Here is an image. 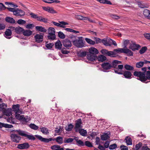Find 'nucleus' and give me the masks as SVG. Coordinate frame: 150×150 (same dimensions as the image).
<instances>
[{
    "mask_svg": "<svg viewBox=\"0 0 150 150\" xmlns=\"http://www.w3.org/2000/svg\"><path fill=\"white\" fill-rule=\"evenodd\" d=\"M88 51L90 54H87V59L91 61L95 60L96 57L95 55H95L97 54L98 53V50L94 47H91L89 49Z\"/></svg>",
    "mask_w": 150,
    "mask_h": 150,
    "instance_id": "obj_1",
    "label": "nucleus"
},
{
    "mask_svg": "<svg viewBox=\"0 0 150 150\" xmlns=\"http://www.w3.org/2000/svg\"><path fill=\"white\" fill-rule=\"evenodd\" d=\"M134 75L136 76L139 77L137 79L142 82L147 83L148 81H146L147 80L146 75L144 72L135 71L134 72Z\"/></svg>",
    "mask_w": 150,
    "mask_h": 150,
    "instance_id": "obj_2",
    "label": "nucleus"
},
{
    "mask_svg": "<svg viewBox=\"0 0 150 150\" xmlns=\"http://www.w3.org/2000/svg\"><path fill=\"white\" fill-rule=\"evenodd\" d=\"M11 132L18 133L19 135L26 137L30 140H34L35 139V138L33 135L27 134H26V133H28L27 132L21 130L20 129L12 130L11 131Z\"/></svg>",
    "mask_w": 150,
    "mask_h": 150,
    "instance_id": "obj_3",
    "label": "nucleus"
},
{
    "mask_svg": "<svg viewBox=\"0 0 150 150\" xmlns=\"http://www.w3.org/2000/svg\"><path fill=\"white\" fill-rule=\"evenodd\" d=\"M73 44L74 46L78 48H82L85 46L83 38L81 37H78L76 40L73 42Z\"/></svg>",
    "mask_w": 150,
    "mask_h": 150,
    "instance_id": "obj_4",
    "label": "nucleus"
},
{
    "mask_svg": "<svg viewBox=\"0 0 150 150\" xmlns=\"http://www.w3.org/2000/svg\"><path fill=\"white\" fill-rule=\"evenodd\" d=\"M114 51L118 53H124L127 54L128 56H132L133 52L129 49L128 48H118L117 49H114Z\"/></svg>",
    "mask_w": 150,
    "mask_h": 150,
    "instance_id": "obj_5",
    "label": "nucleus"
},
{
    "mask_svg": "<svg viewBox=\"0 0 150 150\" xmlns=\"http://www.w3.org/2000/svg\"><path fill=\"white\" fill-rule=\"evenodd\" d=\"M114 71L115 73L123 75L125 78L130 79L131 78L132 74L130 71H125L124 72H122L118 70L117 68L115 69Z\"/></svg>",
    "mask_w": 150,
    "mask_h": 150,
    "instance_id": "obj_6",
    "label": "nucleus"
},
{
    "mask_svg": "<svg viewBox=\"0 0 150 150\" xmlns=\"http://www.w3.org/2000/svg\"><path fill=\"white\" fill-rule=\"evenodd\" d=\"M11 140L13 142L18 143L21 139V137L16 134H11Z\"/></svg>",
    "mask_w": 150,
    "mask_h": 150,
    "instance_id": "obj_7",
    "label": "nucleus"
},
{
    "mask_svg": "<svg viewBox=\"0 0 150 150\" xmlns=\"http://www.w3.org/2000/svg\"><path fill=\"white\" fill-rule=\"evenodd\" d=\"M101 66L103 69V71L105 72L111 68V64L109 62H103L101 64Z\"/></svg>",
    "mask_w": 150,
    "mask_h": 150,
    "instance_id": "obj_8",
    "label": "nucleus"
},
{
    "mask_svg": "<svg viewBox=\"0 0 150 150\" xmlns=\"http://www.w3.org/2000/svg\"><path fill=\"white\" fill-rule=\"evenodd\" d=\"M35 136L41 141L45 143H48L52 140H54V139H53L52 138H45L42 137L40 135H36Z\"/></svg>",
    "mask_w": 150,
    "mask_h": 150,
    "instance_id": "obj_9",
    "label": "nucleus"
},
{
    "mask_svg": "<svg viewBox=\"0 0 150 150\" xmlns=\"http://www.w3.org/2000/svg\"><path fill=\"white\" fill-rule=\"evenodd\" d=\"M82 123V120L80 118L76 120L74 127V129L76 132L77 131L78 129L82 128V126L81 125Z\"/></svg>",
    "mask_w": 150,
    "mask_h": 150,
    "instance_id": "obj_10",
    "label": "nucleus"
},
{
    "mask_svg": "<svg viewBox=\"0 0 150 150\" xmlns=\"http://www.w3.org/2000/svg\"><path fill=\"white\" fill-rule=\"evenodd\" d=\"M129 45V48L133 51L138 50L141 47L139 45L136 44L135 42L130 43Z\"/></svg>",
    "mask_w": 150,
    "mask_h": 150,
    "instance_id": "obj_11",
    "label": "nucleus"
},
{
    "mask_svg": "<svg viewBox=\"0 0 150 150\" xmlns=\"http://www.w3.org/2000/svg\"><path fill=\"white\" fill-rule=\"evenodd\" d=\"M60 23L54 21H52V23L55 25L62 28H65V25L68 24V23L64 21L59 22Z\"/></svg>",
    "mask_w": 150,
    "mask_h": 150,
    "instance_id": "obj_12",
    "label": "nucleus"
},
{
    "mask_svg": "<svg viewBox=\"0 0 150 150\" xmlns=\"http://www.w3.org/2000/svg\"><path fill=\"white\" fill-rule=\"evenodd\" d=\"M30 147V145L28 143H25L21 144H19L17 147L18 149H26L29 148Z\"/></svg>",
    "mask_w": 150,
    "mask_h": 150,
    "instance_id": "obj_13",
    "label": "nucleus"
},
{
    "mask_svg": "<svg viewBox=\"0 0 150 150\" xmlns=\"http://www.w3.org/2000/svg\"><path fill=\"white\" fill-rule=\"evenodd\" d=\"M43 35L37 34L34 36L35 42L37 43H40L43 41Z\"/></svg>",
    "mask_w": 150,
    "mask_h": 150,
    "instance_id": "obj_14",
    "label": "nucleus"
},
{
    "mask_svg": "<svg viewBox=\"0 0 150 150\" xmlns=\"http://www.w3.org/2000/svg\"><path fill=\"white\" fill-rule=\"evenodd\" d=\"M25 15V13L22 10L16 8L15 12L14 13V15L21 17Z\"/></svg>",
    "mask_w": 150,
    "mask_h": 150,
    "instance_id": "obj_15",
    "label": "nucleus"
},
{
    "mask_svg": "<svg viewBox=\"0 0 150 150\" xmlns=\"http://www.w3.org/2000/svg\"><path fill=\"white\" fill-rule=\"evenodd\" d=\"M63 46L67 49H69L72 46L71 42L69 40H65L63 42Z\"/></svg>",
    "mask_w": 150,
    "mask_h": 150,
    "instance_id": "obj_16",
    "label": "nucleus"
},
{
    "mask_svg": "<svg viewBox=\"0 0 150 150\" xmlns=\"http://www.w3.org/2000/svg\"><path fill=\"white\" fill-rule=\"evenodd\" d=\"M74 139L76 142V144L78 146H82L85 145V144L83 142L81 139H79L78 137H74Z\"/></svg>",
    "mask_w": 150,
    "mask_h": 150,
    "instance_id": "obj_17",
    "label": "nucleus"
},
{
    "mask_svg": "<svg viewBox=\"0 0 150 150\" xmlns=\"http://www.w3.org/2000/svg\"><path fill=\"white\" fill-rule=\"evenodd\" d=\"M35 29L36 31L42 32H46L47 30L44 27L41 26H37L35 27Z\"/></svg>",
    "mask_w": 150,
    "mask_h": 150,
    "instance_id": "obj_18",
    "label": "nucleus"
},
{
    "mask_svg": "<svg viewBox=\"0 0 150 150\" xmlns=\"http://www.w3.org/2000/svg\"><path fill=\"white\" fill-rule=\"evenodd\" d=\"M33 33L32 31L29 30H25L24 29V30L23 32V35L26 36H29L31 35Z\"/></svg>",
    "mask_w": 150,
    "mask_h": 150,
    "instance_id": "obj_19",
    "label": "nucleus"
},
{
    "mask_svg": "<svg viewBox=\"0 0 150 150\" xmlns=\"http://www.w3.org/2000/svg\"><path fill=\"white\" fill-rule=\"evenodd\" d=\"M5 21L6 22L11 24H14L15 23V20L10 17H6L5 18Z\"/></svg>",
    "mask_w": 150,
    "mask_h": 150,
    "instance_id": "obj_20",
    "label": "nucleus"
},
{
    "mask_svg": "<svg viewBox=\"0 0 150 150\" xmlns=\"http://www.w3.org/2000/svg\"><path fill=\"white\" fill-rule=\"evenodd\" d=\"M55 48L57 49L61 50L62 48V45L59 40H58L55 43Z\"/></svg>",
    "mask_w": 150,
    "mask_h": 150,
    "instance_id": "obj_21",
    "label": "nucleus"
},
{
    "mask_svg": "<svg viewBox=\"0 0 150 150\" xmlns=\"http://www.w3.org/2000/svg\"><path fill=\"white\" fill-rule=\"evenodd\" d=\"M24 29L21 27L18 26L17 27H16L15 30V32L18 34H20L23 33Z\"/></svg>",
    "mask_w": 150,
    "mask_h": 150,
    "instance_id": "obj_22",
    "label": "nucleus"
},
{
    "mask_svg": "<svg viewBox=\"0 0 150 150\" xmlns=\"http://www.w3.org/2000/svg\"><path fill=\"white\" fill-rule=\"evenodd\" d=\"M121 62L120 61H119L117 60H114L112 62L111 64V68H116V67L117 65L118 64H121Z\"/></svg>",
    "mask_w": 150,
    "mask_h": 150,
    "instance_id": "obj_23",
    "label": "nucleus"
},
{
    "mask_svg": "<svg viewBox=\"0 0 150 150\" xmlns=\"http://www.w3.org/2000/svg\"><path fill=\"white\" fill-rule=\"evenodd\" d=\"M13 127V126L11 125H9L0 122V128L4 127L6 128H11Z\"/></svg>",
    "mask_w": 150,
    "mask_h": 150,
    "instance_id": "obj_24",
    "label": "nucleus"
},
{
    "mask_svg": "<svg viewBox=\"0 0 150 150\" xmlns=\"http://www.w3.org/2000/svg\"><path fill=\"white\" fill-rule=\"evenodd\" d=\"M126 141V143L128 145L132 144V139L128 136L126 137L125 139Z\"/></svg>",
    "mask_w": 150,
    "mask_h": 150,
    "instance_id": "obj_25",
    "label": "nucleus"
},
{
    "mask_svg": "<svg viewBox=\"0 0 150 150\" xmlns=\"http://www.w3.org/2000/svg\"><path fill=\"white\" fill-rule=\"evenodd\" d=\"M40 131L44 134L47 135L49 133V129L45 127L40 128Z\"/></svg>",
    "mask_w": 150,
    "mask_h": 150,
    "instance_id": "obj_26",
    "label": "nucleus"
},
{
    "mask_svg": "<svg viewBox=\"0 0 150 150\" xmlns=\"http://www.w3.org/2000/svg\"><path fill=\"white\" fill-rule=\"evenodd\" d=\"M47 38L48 39L52 40L55 39L56 38V36L55 33H49L47 36Z\"/></svg>",
    "mask_w": 150,
    "mask_h": 150,
    "instance_id": "obj_27",
    "label": "nucleus"
},
{
    "mask_svg": "<svg viewBox=\"0 0 150 150\" xmlns=\"http://www.w3.org/2000/svg\"><path fill=\"white\" fill-rule=\"evenodd\" d=\"M74 140V138H65L64 139L63 142L64 143H71Z\"/></svg>",
    "mask_w": 150,
    "mask_h": 150,
    "instance_id": "obj_28",
    "label": "nucleus"
},
{
    "mask_svg": "<svg viewBox=\"0 0 150 150\" xmlns=\"http://www.w3.org/2000/svg\"><path fill=\"white\" fill-rule=\"evenodd\" d=\"M98 60L99 61L103 62L106 60L107 58L106 57L103 55H101L98 56Z\"/></svg>",
    "mask_w": 150,
    "mask_h": 150,
    "instance_id": "obj_29",
    "label": "nucleus"
},
{
    "mask_svg": "<svg viewBox=\"0 0 150 150\" xmlns=\"http://www.w3.org/2000/svg\"><path fill=\"white\" fill-rule=\"evenodd\" d=\"M5 34L6 36L5 37L7 38L10 39L11 38V37H8L10 36H11L12 34V32L10 30H9V29H7L5 31Z\"/></svg>",
    "mask_w": 150,
    "mask_h": 150,
    "instance_id": "obj_30",
    "label": "nucleus"
},
{
    "mask_svg": "<svg viewBox=\"0 0 150 150\" xmlns=\"http://www.w3.org/2000/svg\"><path fill=\"white\" fill-rule=\"evenodd\" d=\"M97 1L103 4H107L110 5H111L112 4V3L110 1L108 0H97Z\"/></svg>",
    "mask_w": 150,
    "mask_h": 150,
    "instance_id": "obj_31",
    "label": "nucleus"
},
{
    "mask_svg": "<svg viewBox=\"0 0 150 150\" xmlns=\"http://www.w3.org/2000/svg\"><path fill=\"white\" fill-rule=\"evenodd\" d=\"M110 138L108 134L107 133H104L101 136V139L103 140H106Z\"/></svg>",
    "mask_w": 150,
    "mask_h": 150,
    "instance_id": "obj_32",
    "label": "nucleus"
},
{
    "mask_svg": "<svg viewBox=\"0 0 150 150\" xmlns=\"http://www.w3.org/2000/svg\"><path fill=\"white\" fill-rule=\"evenodd\" d=\"M124 68L126 70L128 71H132L134 69L133 66L128 64L125 65Z\"/></svg>",
    "mask_w": 150,
    "mask_h": 150,
    "instance_id": "obj_33",
    "label": "nucleus"
},
{
    "mask_svg": "<svg viewBox=\"0 0 150 150\" xmlns=\"http://www.w3.org/2000/svg\"><path fill=\"white\" fill-rule=\"evenodd\" d=\"M85 40L87 43L90 45H94L96 44L95 41L92 40L89 38H86Z\"/></svg>",
    "mask_w": 150,
    "mask_h": 150,
    "instance_id": "obj_34",
    "label": "nucleus"
},
{
    "mask_svg": "<svg viewBox=\"0 0 150 150\" xmlns=\"http://www.w3.org/2000/svg\"><path fill=\"white\" fill-rule=\"evenodd\" d=\"M87 55V52L80 51L78 53V56L81 57H84Z\"/></svg>",
    "mask_w": 150,
    "mask_h": 150,
    "instance_id": "obj_35",
    "label": "nucleus"
},
{
    "mask_svg": "<svg viewBox=\"0 0 150 150\" xmlns=\"http://www.w3.org/2000/svg\"><path fill=\"white\" fill-rule=\"evenodd\" d=\"M56 141L59 144H61L63 143V138L60 136L58 137L55 139Z\"/></svg>",
    "mask_w": 150,
    "mask_h": 150,
    "instance_id": "obj_36",
    "label": "nucleus"
},
{
    "mask_svg": "<svg viewBox=\"0 0 150 150\" xmlns=\"http://www.w3.org/2000/svg\"><path fill=\"white\" fill-rule=\"evenodd\" d=\"M73 127L74 126L73 125L71 124H70L69 125H68V126H66L65 127V129L66 131H70L72 130Z\"/></svg>",
    "mask_w": 150,
    "mask_h": 150,
    "instance_id": "obj_37",
    "label": "nucleus"
},
{
    "mask_svg": "<svg viewBox=\"0 0 150 150\" xmlns=\"http://www.w3.org/2000/svg\"><path fill=\"white\" fill-rule=\"evenodd\" d=\"M79 132L80 134L82 136H85L87 134V132L86 130L84 129H79Z\"/></svg>",
    "mask_w": 150,
    "mask_h": 150,
    "instance_id": "obj_38",
    "label": "nucleus"
},
{
    "mask_svg": "<svg viewBox=\"0 0 150 150\" xmlns=\"http://www.w3.org/2000/svg\"><path fill=\"white\" fill-rule=\"evenodd\" d=\"M144 62L140 61L137 62L136 64V67L137 68H140L142 67L144 64Z\"/></svg>",
    "mask_w": 150,
    "mask_h": 150,
    "instance_id": "obj_39",
    "label": "nucleus"
},
{
    "mask_svg": "<svg viewBox=\"0 0 150 150\" xmlns=\"http://www.w3.org/2000/svg\"><path fill=\"white\" fill-rule=\"evenodd\" d=\"M139 6L142 8H144L146 7V5L142 1H139L138 2Z\"/></svg>",
    "mask_w": 150,
    "mask_h": 150,
    "instance_id": "obj_40",
    "label": "nucleus"
},
{
    "mask_svg": "<svg viewBox=\"0 0 150 150\" xmlns=\"http://www.w3.org/2000/svg\"><path fill=\"white\" fill-rule=\"evenodd\" d=\"M150 13V11L148 9H145L143 11V14L145 17L148 18Z\"/></svg>",
    "mask_w": 150,
    "mask_h": 150,
    "instance_id": "obj_41",
    "label": "nucleus"
},
{
    "mask_svg": "<svg viewBox=\"0 0 150 150\" xmlns=\"http://www.w3.org/2000/svg\"><path fill=\"white\" fill-rule=\"evenodd\" d=\"M29 127L31 129L35 130H37L39 128L38 126L34 124H30L29 125Z\"/></svg>",
    "mask_w": 150,
    "mask_h": 150,
    "instance_id": "obj_42",
    "label": "nucleus"
},
{
    "mask_svg": "<svg viewBox=\"0 0 150 150\" xmlns=\"http://www.w3.org/2000/svg\"><path fill=\"white\" fill-rule=\"evenodd\" d=\"M107 55L110 57H116L115 54L113 52L111 51H108Z\"/></svg>",
    "mask_w": 150,
    "mask_h": 150,
    "instance_id": "obj_43",
    "label": "nucleus"
},
{
    "mask_svg": "<svg viewBox=\"0 0 150 150\" xmlns=\"http://www.w3.org/2000/svg\"><path fill=\"white\" fill-rule=\"evenodd\" d=\"M16 118L18 120H21L23 121L24 118V115H21L20 114H17L16 115Z\"/></svg>",
    "mask_w": 150,
    "mask_h": 150,
    "instance_id": "obj_44",
    "label": "nucleus"
},
{
    "mask_svg": "<svg viewBox=\"0 0 150 150\" xmlns=\"http://www.w3.org/2000/svg\"><path fill=\"white\" fill-rule=\"evenodd\" d=\"M101 41L103 44L105 46H111V44H110L106 40L103 39L101 40Z\"/></svg>",
    "mask_w": 150,
    "mask_h": 150,
    "instance_id": "obj_45",
    "label": "nucleus"
},
{
    "mask_svg": "<svg viewBox=\"0 0 150 150\" xmlns=\"http://www.w3.org/2000/svg\"><path fill=\"white\" fill-rule=\"evenodd\" d=\"M58 37L60 38L63 39L65 38L64 34L62 32L59 31L58 33Z\"/></svg>",
    "mask_w": 150,
    "mask_h": 150,
    "instance_id": "obj_46",
    "label": "nucleus"
},
{
    "mask_svg": "<svg viewBox=\"0 0 150 150\" xmlns=\"http://www.w3.org/2000/svg\"><path fill=\"white\" fill-rule=\"evenodd\" d=\"M61 148L60 146L57 145H54L51 147V149L54 150H57Z\"/></svg>",
    "mask_w": 150,
    "mask_h": 150,
    "instance_id": "obj_47",
    "label": "nucleus"
},
{
    "mask_svg": "<svg viewBox=\"0 0 150 150\" xmlns=\"http://www.w3.org/2000/svg\"><path fill=\"white\" fill-rule=\"evenodd\" d=\"M130 43L129 40H124L123 44L124 46V48H127V46L128 44Z\"/></svg>",
    "mask_w": 150,
    "mask_h": 150,
    "instance_id": "obj_48",
    "label": "nucleus"
},
{
    "mask_svg": "<svg viewBox=\"0 0 150 150\" xmlns=\"http://www.w3.org/2000/svg\"><path fill=\"white\" fill-rule=\"evenodd\" d=\"M76 18L78 19L81 20H86L88 19L87 17H84L81 16H77Z\"/></svg>",
    "mask_w": 150,
    "mask_h": 150,
    "instance_id": "obj_49",
    "label": "nucleus"
},
{
    "mask_svg": "<svg viewBox=\"0 0 150 150\" xmlns=\"http://www.w3.org/2000/svg\"><path fill=\"white\" fill-rule=\"evenodd\" d=\"M147 49V47H144L139 50V52L140 54H142L144 53Z\"/></svg>",
    "mask_w": 150,
    "mask_h": 150,
    "instance_id": "obj_50",
    "label": "nucleus"
},
{
    "mask_svg": "<svg viewBox=\"0 0 150 150\" xmlns=\"http://www.w3.org/2000/svg\"><path fill=\"white\" fill-rule=\"evenodd\" d=\"M85 145L86 146L88 147H92L93 146L91 142L90 141H86L85 142Z\"/></svg>",
    "mask_w": 150,
    "mask_h": 150,
    "instance_id": "obj_51",
    "label": "nucleus"
},
{
    "mask_svg": "<svg viewBox=\"0 0 150 150\" xmlns=\"http://www.w3.org/2000/svg\"><path fill=\"white\" fill-rule=\"evenodd\" d=\"M20 105L19 104L13 105L12 108L14 111H18L19 110Z\"/></svg>",
    "mask_w": 150,
    "mask_h": 150,
    "instance_id": "obj_52",
    "label": "nucleus"
},
{
    "mask_svg": "<svg viewBox=\"0 0 150 150\" xmlns=\"http://www.w3.org/2000/svg\"><path fill=\"white\" fill-rule=\"evenodd\" d=\"M117 145L115 144H111L109 146V149L110 150L114 149L117 148Z\"/></svg>",
    "mask_w": 150,
    "mask_h": 150,
    "instance_id": "obj_53",
    "label": "nucleus"
},
{
    "mask_svg": "<svg viewBox=\"0 0 150 150\" xmlns=\"http://www.w3.org/2000/svg\"><path fill=\"white\" fill-rule=\"evenodd\" d=\"M17 23L19 24L24 25L26 23V21L22 19H20L17 21Z\"/></svg>",
    "mask_w": 150,
    "mask_h": 150,
    "instance_id": "obj_54",
    "label": "nucleus"
},
{
    "mask_svg": "<svg viewBox=\"0 0 150 150\" xmlns=\"http://www.w3.org/2000/svg\"><path fill=\"white\" fill-rule=\"evenodd\" d=\"M54 45V44L52 43H50L45 45L46 47L48 49H50L52 48Z\"/></svg>",
    "mask_w": 150,
    "mask_h": 150,
    "instance_id": "obj_55",
    "label": "nucleus"
},
{
    "mask_svg": "<svg viewBox=\"0 0 150 150\" xmlns=\"http://www.w3.org/2000/svg\"><path fill=\"white\" fill-rule=\"evenodd\" d=\"M142 144L141 142H139L138 144H136L135 148V150H138L141 147Z\"/></svg>",
    "mask_w": 150,
    "mask_h": 150,
    "instance_id": "obj_56",
    "label": "nucleus"
},
{
    "mask_svg": "<svg viewBox=\"0 0 150 150\" xmlns=\"http://www.w3.org/2000/svg\"><path fill=\"white\" fill-rule=\"evenodd\" d=\"M34 27V25L33 24H28L26 25L25 27L26 28L32 29V28Z\"/></svg>",
    "mask_w": 150,
    "mask_h": 150,
    "instance_id": "obj_57",
    "label": "nucleus"
},
{
    "mask_svg": "<svg viewBox=\"0 0 150 150\" xmlns=\"http://www.w3.org/2000/svg\"><path fill=\"white\" fill-rule=\"evenodd\" d=\"M77 37L76 36H75L73 35H70L69 37V38L71 39V41L72 42L74 40H76Z\"/></svg>",
    "mask_w": 150,
    "mask_h": 150,
    "instance_id": "obj_58",
    "label": "nucleus"
},
{
    "mask_svg": "<svg viewBox=\"0 0 150 150\" xmlns=\"http://www.w3.org/2000/svg\"><path fill=\"white\" fill-rule=\"evenodd\" d=\"M108 51L106 50L103 49L101 50V52L103 54L105 55H107Z\"/></svg>",
    "mask_w": 150,
    "mask_h": 150,
    "instance_id": "obj_59",
    "label": "nucleus"
},
{
    "mask_svg": "<svg viewBox=\"0 0 150 150\" xmlns=\"http://www.w3.org/2000/svg\"><path fill=\"white\" fill-rule=\"evenodd\" d=\"M49 8L47 11L48 12L53 13H56V11L52 8L49 7Z\"/></svg>",
    "mask_w": 150,
    "mask_h": 150,
    "instance_id": "obj_60",
    "label": "nucleus"
},
{
    "mask_svg": "<svg viewBox=\"0 0 150 150\" xmlns=\"http://www.w3.org/2000/svg\"><path fill=\"white\" fill-rule=\"evenodd\" d=\"M49 33H55V29L52 27H50L49 28Z\"/></svg>",
    "mask_w": 150,
    "mask_h": 150,
    "instance_id": "obj_61",
    "label": "nucleus"
},
{
    "mask_svg": "<svg viewBox=\"0 0 150 150\" xmlns=\"http://www.w3.org/2000/svg\"><path fill=\"white\" fill-rule=\"evenodd\" d=\"M146 74V78L147 79V80H150V71H147Z\"/></svg>",
    "mask_w": 150,
    "mask_h": 150,
    "instance_id": "obj_62",
    "label": "nucleus"
},
{
    "mask_svg": "<svg viewBox=\"0 0 150 150\" xmlns=\"http://www.w3.org/2000/svg\"><path fill=\"white\" fill-rule=\"evenodd\" d=\"M120 148L121 150H128V148L127 146L122 145H121L120 146Z\"/></svg>",
    "mask_w": 150,
    "mask_h": 150,
    "instance_id": "obj_63",
    "label": "nucleus"
},
{
    "mask_svg": "<svg viewBox=\"0 0 150 150\" xmlns=\"http://www.w3.org/2000/svg\"><path fill=\"white\" fill-rule=\"evenodd\" d=\"M141 150H150V149L146 145L145 146H142Z\"/></svg>",
    "mask_w": 150,
    "mask_h": 150,
    "instance_id": "obj_64",
    "label": "nucleus"
}]
</instances>
